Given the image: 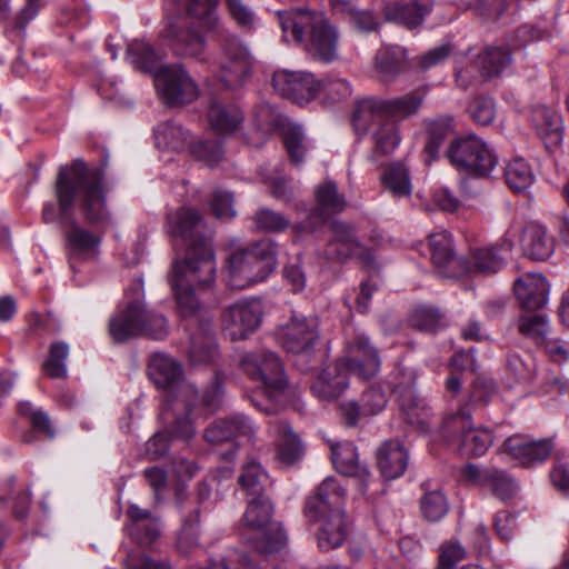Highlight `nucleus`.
I'll use <instances>...</instances> for the list:
<instances>
[{
    "label": "nucleus",
    "mask_w": 569,
    "mask_h": 569,
    "mask_svg": "<svg viewBox=\"0 0 569 569\" xmlns=\"http://www.w3.org/2000/svg\"><path fill=\"white\" fill-rule=\"evenodd\" d=\"M54 196L57 207L52 202L43 206V222L61 223L70 260L94 259L99 253L101 237L83 228L74 218L73 209L78 202L83 219L90 224L108 221L103 169H90L81 159L73 160L70 166L60 168Z\"/></svg>",
    "instance_id": "nucleus-1"
},
{
    "label": "nucleus",
    "mask_w": 569,
    "mask_h": 569,
    "mask_svg": "<svg viewBox=\"0 0 569 569\" xmlns=\"http://www.w3.org/2000/svg\"><path fill=\"white\" fill-rule=\"evenodd\" d=\"M164 230L186 246L183 260L173 263L170 283L173 291L206 290L214 282L216 262L206 222L200 213L181 207L168 213Z\"/></svg>",
    "instance_id": "nucleus-2"
},
{
    "label": "nucleus",
    "mask_w": 569,
    "mask_h": 569,
    "mask_svg": "<svg viewBox=\"0 0 569 569\" xmlns=\"http://www.w3.org/2000/svg\"><path fill=\"white\" fill-rule=\"evenodd\" d=\"M219 0H170L166 4L169 12L171 4H177L186 11V16L169 19L161 32L163 40L178 57L204 61L209 32H219L220 21L216 16Z\"/></svg>",
    "instance_id": "nucleus-3"
},
{
    "label": "nucleus",
    "mask_w": 569,
    "mask_h": 569,
    "mask_svg": "<svg viewBox=\"0 0 569 569\" xmlns=\"http://www.w3.org/2000/svg\"><path fill=\"white\" fill-rule=\"evenodd\" d=\"M278 21L286 41L302 44L320 61L338 59V32L322 12L308 9L279 11Z\"/></svg>",
    "instance_id": "nucleus-4"
},
{
    "label": "nucleus",
    "mask_w": 569,
    "mask_h": 569,
    "mask_svg": "<svg viewBox=\"0 0 569 569\" xmlns=\"http://www.w3.org/2000/svg\"><path fill=\"white\" fill-rule=\"evenodd\" d=\"M201 290L189 289L173 291L178 310L187 321L190 331L189 361L192 366L214 363L219 358L218 345L213 331V316L199 300Z\"/></svg>",
    "instance_id": "nucleus-5"
},
{
    "label": "nucleus",
    "mask_w": 569,
    "mask_h": 569,
    "mask_svg": "<svg viewBox=\"0 0 569 569\" xmlns=\"http://www.w3.org/2000/svg\"><path fill=\"white\" fill-rule=\"evenodd\" d=\"M240 366L253 381L262 383L261 393L269 402L266 406L253 400V405L270 415L277 411V406L283 400L289 387L283 365L279 357L268 350L248 352L242 356Z\"/></svg>",
    "instance_id": "nucleus-6"
},
{
    "label": "nucleus",
    "mask_w": 569,
    "mask_h": 569,
    "mask_svg": "<svg viewBox=\"0 0 569 569\" xmlns=\"http://www.w3.org/2000/svg\"><path fill=\"white\" fill-rule=\"evenodd\" d=\"M109 335L116 343L143 336L161 340L168 335V323L162 315L147 311L140 295L127 303L109 321Z\"/></svg>",
    "instance_id": "nucleus-7"
},
{
    "label": "nucleus",
    "mask_w": 569,
    "mask_h": 569,
    "mask_svg": "<svg viewBox=\"0 0 569 569\" xmlns=\"http://www.w3.org/2000/svg\"><path fill=\"white\" fill-rule=\"evenodd\" d=\"M230 284L243 289L266 280L276 269L277 244L263 239L237 250L229 258Z\"/></svg>",
    "instance_id": "nucleus-8"
},
{
    "label": "nucleus",
    "mask_w": 569,
    "mask_h": 569,
    "mask_svg": "<svg viewBox=\"0 0 569 569\" xmlns=\"http://www.w3.org/2000/svg\"><path fill=\"white\" fill-rule=\"evenodd\" d=\"M426 93L420 90L390 99L367 97L360 99L352 113L353 128L359 134H366L375 117L405 120L417 114L423 103Z\"/></svg>",
    "instance_id": "nucleus-9"
},
{
    "label": "nucleus",
    "mask_w": 569,
    "mask_h": 569,
    "mask_svg": "<svg viewBox=\"0 0 569 569\" xmlns=\"http://www.w3.org/2000/svg\"><path fill=\"white\" fill-rule=\"evenodd\" d=\"M271 517L272 505L264 496L254 497L248 502L243 521L248 528L258 532L252 543L259 553L271 555L286 545V532L279 522L271 520Z\"/></svg>",
    "instance_id": "nucleus-10"
},
{
    "label": "nucleus",
    "mask_w": 569,
    "mask_h": 569,
    "mask_svg": "<svg viewBox=\"0 0 569 569\" xmlns=\"http://www.w3.org/2000/svg\"><path fill=\"white\" fill-rule=\"evenodd\" d=\"M445 156L456 170L477 177L489 174L497 164L492 151L476 134L452 139L446 149Z\"/></svg>",
    "instance_id": "nucleus-11"
},
{
    "label": "nucleus",
    "mask_w": 569,
    "mask_h": 569,
    "mask_svg": "<svg viewBox=\"0 0 569 569\" xmlns=\"http://www.w3.org/2000/svg\"><path fill=\"white\" fill-rule=\"evenodd\" d=\"M148 375L158 389L173 393L174 408H178L180 400L190 407L198 399L197 389L183 379L181 365L168 355L153 353L149 360Z\"/></svg>",
    "instance_id": "nucleus-12"
},
{
    "label": "nucleus",
    "mask_w": 569,
    "mask_h": 569,
    "mask_svg": "<svg viewBox=\"0 0 569 569\" xmlns=\"http://www.w3.org/2000/svg\"><path fill=\"white\" fill-rule=\"evenodd\" d=\"M417 373L412 368L398 365L389 378L390 391L396 396L405 419L421 430L429 426L430 409L416 395L415 383Z\"/></svg>",
    "instance_id": "nucleus-13"
},
{
    "label": "nucleus",
    "mask_w": 569,
    "mask_h": 569,
    "mask_svg": "<svg viewBox=\"0 0 569 569\" xmlns=\"http://www.w3.org/2000/svg\"><path fill=\"white\" fill-rule=\"evenodd\" d=\"M443 432L460 438L459 452L466 457H480L487 452L493 442L492 432L482 427H473L471 411L463 409L446 419Z\"/></svg>",
    "instance_id": "nucleus-14"
},
{
    "label": "nucleus",
    "mask_w": 569,
    "mask_h": 569,
    "mask_svg": "<svg viewBox=\"0 0 569 569\" xmlns=\"http://www.w3.org/2000/svg\"><path fill=\"white\" fill-rule=\"evenodd\" d=\"M154 83L162 100L169 106L190 103L197 99L199 88L181 64L161 67Z\"/></svg>",
    "instance_id": "nucleus-15"
},
{
    "label": "nucleus",
    "mask_w": 569,
    "mask_h": 569,
    "mask_svg": "<svg viewBox=\"0 0 569 569\" xmlns=\"http://www.w3.org/2000/svg\"><path fill=\"white\" fill-rule=\"evenodd\" d=\"M345 351V356L338 361L349 375L361 380H368L378 375L381 360L377 348L371 345L367 335L360 331L355 332L347 340Z\"/></svg>",
    "instance_id": "nucleus-16"
},
{
    "label": "nucleus",
    "mask_w": 569,
    "mask_h": 569,
    "mask_svg": "<svg viewBox=\"0 0 569 569\" xmlns=\"http://www.w3.org/2000/svg\"><path fill=\"white\" fill-rule=\"evenodd\" d=\"M330 231L331 238L323 249L326 259L346 262L356 258L365 266L373 263L372 253L358 240L352 226L342 221H335L330 224Z\"/></svg>",
    "instance_id": "nucleus-17"
},
{
    "label": "nucleus",
    "mask_w": 569,
    "mask_h": 569,
    "mask_svg": "<svg viewBox=\"0 0 569 569\" xmlns=\"http://www.w3.org/2000/svg\"><path fill=\"white\" fill-rule=\"evenodd\" d=\"M263 305L259 299H248L229 306L222 313V329L232 340L249 338L261 325Z\"/></svg>",
    "instance_id": "nucleus-18"
},
{
    "label": "nucleus",
    "mask_w": 569,
    "mask_h": 569,
    "mask_svg": "<svg viewBox=\"0 0 569 569\" xmlns=\"http://www.w3.org/2000/svg\"><path fill=\"white\" fill-rule=\"evenodd\" d=\"M251 67L249 52L236 39H227L219 59V79L228 89L241 87Z\"/></svg>",
    "instance_id": "nucleus-19"
},
{
    "label": "nucleus",
    "mask_w": 569,
    "mask_h": 569,
    "mask_svg": "<svg viewBox=\"0 0 569 569\" xmlns=\"http://www.w3.org/2000/svg\"><path fill=\"white\" fill-rule=\"evenodd\" d=\"M272 86L281 96L298 103L320 97L321 83L311 72L278 71L273 74Z\"/></svg>",
    "instance_id": "nucleus-20"
},
{
    "label": "nucleus",
    "mask_w": 569,
    "mask_h": 569,
    "mask_svg": "<svg viewBox=\"0 0 569 569\" xmlns=\"http://www.w3.org/2000/svg\"><path fill=\"white\" fill-rule=\"evenodd\" d=\"M346 490L333 477L326 478L305 506V515L310 520H320L326 513L343 511Z\"/></svg>",
    "instance_id": "nucleus-21"
},
{
    "label": "nucleus",
    "mask_w": 569,
    "mask_h": 569,
    "mask_svg": "<svg viewBox=\"0 0 569 569\" xmlns=\"http://www.w3.org/2000/svg\"><path fill=\"white\" fill-rule=\"evenodd\" d=\"M462 473L467 480L490 490L496 498L502 501L511 499L518 491L516 480L503 470L468 463Z\"/></svg>",
    "instance_id": "nucleus-22"
},
{
    "label": "nucleus",
    "mask_w": 569,
    "mask_h": 569,
    "mask_svg": "<svg viewBox=\"0 0 569 569\" xmlns=\"http://www.w3.org/2000/svg\"><path fill=\"white\" fill-rule=\"evenodd\" d=\"M318 338V321L316 318L292 317L289 322L279 328L277 339L289 352L308 351Z\"/></svg>",
    "instance_id": "nucleus-23"
},
{
    "label": "nucleus",
    "mask_w": 569,
    "mask_h": 569,
    "mask_svg": "<svg viewBox=\"0 0 569 569\" xmlns=\"http://www.w3.org/2000/svg\"><path fill=\"white\" fill-rule=\"evenodd\" d=\"M513 243L508 238L501 244L471 248L467 257L461 258L460 276L466 273L491 274L498 272L503 263L500 250L511 251Z\"/></svg>",
    "instance_id": "nucleus-24"
},
{
    "label": "nucleus",
    "mask_w": 569,
    "mask_h": 569,
    "mask_svg": "<svg viewBox=\"0 0 569 569\" xmlns=\"http://www.w3.org/2000/svg\"><path fill=\"white\" fill-rule=\"evenodd\" d=\"M316 208L310 212L306 228L311 230L325 223L331 216L341 213L347 201L343 194L339 193L336 183L327 180L319 184L315 191Z\"/></svg>",
    "instance_id": "nucleus-25"
},
{
    "label": "nucleus",
    "mask_w": 569,
    "mask_h": 569,
    "mask_svg": "<svg viewBox=\"0 0 569 569\" xmlns=\"http://www.w3.org/2000/svg\"><path fill=\"white\" fill-rule=\"evenodd\" d=\"M503 451L525 467L542 462L551 455V439L529 440L521 436L509 437L503 442Z\"/></svg>",
    "instance_id": "nucleus-26"
},
{
    "label": "nucleus",
    "mask_w": 569,
    "mask_h": 569,
    "mask_svg": "<svg viewBox=\"0 0 569 569\" xmlns=\"http://www.w3.org/2000/svg\"><path fill=\"white\" fill-rule=\"evenodd\" d=\"M254 426L243 415H233L211 422L204 430V439L212 443L230 441L233 438H246L251 441L254 436Z\"/></svg>",
    "instance_id": "nucleus-27"
},
{
    "label": "nucleus",
    "mask_w": 569,
    "mask_h": 569,
    "mask_svg": "<svg viewBox=\"0 0 569 569\" xmlns=\"http://www.w3.org/2000/svg\"><path fill=\"white\" fill-rule=\"evenodd\" d=\"M428 247L432 263L438 272L447 278L460 276L461 258H456L451 234L446 231L435 232L428 238Z\"/></svg>",
    "instance_id": "nucleus-28"
},
{
    "label": "nucleus",
    "mask_w": 569,
    "mask_h": 569,
    "mask_svg": "<svg viewBox=\"0 0 569 569\" xmlns=\"http://www.w3.org/2000/svg\"><path fill=\"white\" fill-rule=\"evenodd\" d=\"M513 291L523 309L537 310L547 303L549 284L541 273L529 272L516 280Z\"/></svg>",
    "instance_id": "nucleus-29"
},
{
    "label": "nucleus",
    "mask_w": 569,
    "mask_h": 569,
    "mask_svg": "<svg viewBox=\"0 0 569 569\" xmlns=\"http://www.w3.org/2000/svg\"><path fill=\"white\" fill-rule=\"evenodd\" d=\"M530 123L547 147L560 144L563 136V120L551 107L537 104L531 108Z\"/></svg>",
    "instance_id": "nucleus-30"
},
{
    "label": "nucleus",
    "mask_w": 569,
    "mask_h": 569,
    "mask_svg": "<svg viewBox=\"0 0 569 569\" xmlns=\"http://www.w3.org/2000/svg\"><path fill=\"white\" fill-rule=\"evenodd\" d=\"M521 247L530 259L545 261L553 253L556 242L545 226L529 222L522 230Z\"/></svg>",
    "instance_id": "nucleus-31"
},
{
    "label": "nucleus",
    "mask_w": 569,
    "mask_h": 569,
    "mask_svg": "<svg viewBox=\"0 0 569 569\" xmlns=\"http://www.w3.org/2000/svg\"><path fill=\"white\" fill-rule=\"evenodd\" d=\"M349 387V373L337 360L325 368L312 385V392L323 401H331L340 397Z\"/></svg>",
    "instance_id": "nucleus-32"
},
{
    "label": "nucleus",
    "mask_w": 569,
    "mask_h": 569,
    "mask_svg": "<svg viewBox=\"0 0 569 569\" xmlns=\"http://www.w3.org/2000/svg\"><path fill=\"white\" fill-rule=\"evenodd\" d=\"M409 455L399 440L385 441L377 451V465L383 478L396 479L408 467Z\"/></svg>",
    "instance_id": "nucleus-33"
},
{
    "label": "nucleus",
    "mask_w": 569,
    "mask_h": 569,
    "mask_svg": "<svg viewBox=\"0 0 569 569\" xmlns=\"http://www.w3.org/2000/svg\"><path fill=\"white\" fill-rule=\"evenodd\" d=\"M371 132L373 139V151L371 159L377 161L378 154H389L399 146L401 138L398 124L395 120L385 116L375 117L370 121V128L366 132Z\"/></svg>",
    "instance_id": "nucleus-34"
},
{
    "label": "nucleus",
    "mask_w": 569,
    "mask_h": 569,
    "mask_svg": "<svg viewBox=\"0 0 569 569\" xmlns=\"http://www.w3.org/2000/svg\"><path fill=\"white\" fill-rule=\"evenodd\" d=\"M510 48L503 44L488 46L477 57L475 67L482 80L501 74L511 63Z\"/></svg>",
    "instance_id": "nucleus-35"
},
{
    "label": "nucleus",
    "mask_w": 569,
    "mask_h": 569,
    "mask_svg": "<svg viewBox=\"0 0 569 569\" xmlns=\"http://www.w3.org/2000/svg\"><path fill=\"white\" fill-rule=\"evenodd\" d=\"M243 112L234 104L213 101L208 109V121L219 134L230 136L242 124Z\"/></svg>",
    "instance_id": "nucleus-36"
},
{
    "label": "nucleus",
    "mask_w": 569,
    "mask_h": 569,
    "mask_svg": "<svg viewBox=\"0 0 569 569\" xmlns=\"http://www.w3.org/2000/svg\"><path fill=\"white\" fill-rule=\"evenodd\" d=\"M320 528L317 533L318 546L321 550L329 551L340 547L347 537V522L343 511L326 513L320 520Z\"/></svg>",
    "instance_id": "nucleus-37"
},
{
    "label": "nucleus",
    "mask_w": 569,
    "mask_h": 569,
    "mask_svg": "<svg viewBox=\"0 0 569 569\" xmlns=\"http://www.w3.org/2000/svg\"><path fill=\"white\" fill-rule=\"evenodd\" d=\"M431 7L430 0H402L400 3L386 7L385 14L387 20L415 28L422 22Z\"/></svg>",
    "instance_id": "nucleus-38"
},
{
    "label": "nucleus",
    "mask_w": 569,
    "mask_h": 569,
    "mask_svg": "<svg viewBox=\"0 0 569 569\" xmlns=\"http://www.w3.org/2000/svg\"><path fill=\"white\" fill-rule=\"evenodd\" d=\"M406 68V50L397 46L381 47L375 57L373 70L382 81L396 78Z\"/></svg>",
    "instance_id": "nucleus-39"
},
{
    "label": "nucleus",
    "mask_w": 569,
    "mask_h": 569,
    "mask_svg": "<svg viewBox=\"0 0 569 569\" xmlns=\"http://www.w3.org/2000/svg\"><path fill=\"white\" fill-rule=\"evenodd\" d=\"M200 537V508L191 505L183 507L181 528L177 536V548L179 552L188 555L199 546Z\"/></svg>",
    "instance_id": "nucleus-40"
},
{
    "label": "nucleus",
    "mask_w": 569,
    "mask_h": 569,
    "mask_svg": "<svg viewBox=\"0 0 569 569\" xmlns=\"http://www.w3.org/2000/svg\"><path fill=\"white\" fill-rule=\"evenodd\" d=\"M156 144L159 149L183 151L189 149V132L180 124L168 121L160 123L154 130Z\"/></svg>",
    "instance_id": "nucleus-41"
},
{
    "label": "nucleus",
    "mask_w": 569,
    "mask_h": 569,
    "mask_svg": "<svg viewBox=\"0 0 569 569\" xmlns=\"http://www.w3.org/2000/svg\"><path fill=\"white\" fill-rule=\"evenodd\" d=\"M278 435V458L286 465H292L302 456V445L299 437L292 431L287 421L276 425Z\"/></svg>",
    "instance_id": "nucleus-42"
},
{
    "label": "nucleus",
    "mask_w": 569,
    "mask_h": 569,
    "mask_svg": "<svg viewBox=\"0 0 569 569\" xmlns=\"http://www.w3.org/2000/svg\"><path fill=\"white\" fill-rule=\"evenodd\" d=\"M381 183L395 197H409L411 181L408 168L402 162H393L386 167L380 176Z\"/></svg>",
    "instance_id": "nucleus-43"
},
{
    "label": "nucleus",
    "mask_w": 569,
    "mask_h": 569,
    "mask_svg": "<svg viewBox=\"0 0 569 569\" xmlns=\"http://www.w3.org/2000/svg\"><path fill=\"white\" fill-rule=\"evenodd\" d=\"M332 462L336 469L345 476L366 475L367 470L358 460L357 448L351 442L337 443L331 448Z\"/></svg>",
    "instance_id": "nucleus-44"
},
{
    "label": "nucleus",
    "mask_w": 569,
    "mask_h": 569,
    "mask_svg": "<svg viewBox=\"0 0 569 569\" xmlns=\"http://www.w3.org/2000/svg\"><path fill=\"white\" fill-rule=\"evenodd\" d=\"M451 132V117H443L429 122L428 139L423 148V152L426 154L425 161L427 163H430L432 160L438 158L441 146Z\"/></svg>",
    "instance_id": "nucleus-45"
},
{
    "label": "nucleus",
    "mask_w": 569,
    "mask_h": 569,
    "mask_svg": "<svg viewBox=\"0 0 569 569\" xmlns=\"http://www.w3.org/2000/svg\"><path fill=\"white\" fill-rule=\"evenodd\" d=\"M409 321L412 328L427 332H436L448 323L445 313L432 306L417 307Z\"/></svg>",
    "instance_id": "nucleus-46"
},
{
    "label": "nucleus",
    "mask_w": 569,
    "mask_h": 569,
    "mask_svg": "<svg viewBox=\"0 0 569 569\" xmlns=\"http://www.w3.org/2000/svg\"><path fill=\"white\" fill-rule=\"evenodd\" d=\"M282 141L292 163L300 164L308 149L302 128L295 123H284L281 127Z\"/></svg>",
    "instance_id": "nucleus-47"
},
{
    "label": "nucleus",
    "mask_w": 569,
    "mask_h": 569,
    "mask_svg": "<svg viewBox=\"0 0 569 569\" xmlns=\"http://www.w3.org/2000/svg\"><path fill=\"white\" fill-rule=\"evenodd\" d=\"M505 179L515 192H523L532 184L535 176L529 163L521 158H516L507 164Z\"/></svg>",
    "instance_id": "nucleus-48"
},
{
    "label": "nucleus",
    "mask_w": 569,
    "mask_h": 569,
    "mask_svg": "<svg viewBox=\"0 0 569 569\" xmlns=\"http://www.w3.org/2000/svg\"><path fill=\"white\" fill-rule=\"evenodd\" d=\"M69 345L64 341L53 342L49 347V355L42 365L46 375L52 379L67 377L66 360L69 356Z\"/></svg>",
    "instance_id": "nucleus-49"
},
{
    "label": "nucleus",
    "mask_w": 569,
    "mask_h": 569,
    "mask_svg": "<svg viewBox=\"0 0 569 569\" xmlns=\"http://www.w3.org/2000/svg\"><path fill=\"white\" fill-rule=\"evenodd\" d=\"M420 509L426 520L437 522L447 515L449 505L441 490H427L420 499Z\"/></svg>",
    "instance_id": "nucleus-50"
},
{
    "label": "nucleus",
    "mask_w": 569,
    "mask_h": 569,
    "mask_svg": "<svg viewBox=\"0 0 569 569\" xmlns=\"http://www.w3.org/2000/svg\"><path fill=\"white\" fill-rule=\"evenodd\" d=\"M128 59L137 69L152 71L159 60L154 49L147 42L134 40L128 46Z\"/></svg>",
    "instance_id": "nucleus-51"
},
{
    "label": "nucleus",
    "mask_w": 569,
    "mask_h": 569,
    "mask_svg": "<svg viewBox=\"0 0 569 569\" xmlns=\"http://www.w3.org/2000/svg\"><path fill=\"white\" fill-rule=\"evenodd\" d=\"M199 397L196 400L193 405L190 407L187 406L186 401H181L178 406V408L173 407V410H179L180 406L186 409V412L182 415H178L173 421L166 428L167 432L169 433L170 438L178 439L182 441H189L194 435L196 429L194 426L190 419V412L191 410L198 405Z\"/></svg>",
    "instance_id": "nucleus-52"
},
{
    "label": "nucleus",
    "mask_w": 569,
    "mask_h": 569,
    "mask_svg": "<svg viewBox=\"0 0 569 569\" xmlns=\"http://www.w3.org/2000/svg\"><path fill=\"white\" fill-rule=\"evenodd\" d=\"M266 479L267 476L260 465L252 461L244 465L242 473L239 477V485L248 495L260 497L263 496V482Z\"/></svg>",
    "instance_id": "nucleus-53"
},
{
    "label": "nucleus",
    "mask_w": 569,
    "mask_h": 569,
    "mask_svg": "<svg viewBox=\"0 0 569 569\" xmlns=\"http://www.w3.org/2000/svg\"><path fill=\"white\" fill-rule=\"evenodd\" d=\"M518 330L522 336L532 339L536 345L542 346L547 338L548 323L540 315L522 316L519 318Z\"/></svg>",
    "instance_id": "nucleus-54"
},
{
    "label": "nucleus",
    "mask_w": 569,
    "mask_h": 569,
    "mask_svg": "<svg viewBox=\"0 0 569 569\" xmlns=\"http://www.w3.org/2000/svg\"><path fill=\"white\" fill-rule=\"evenodd\" d=\"M321 83L320 96L328 103H336L351 96V84L348 80L336 77H326Z\"/></svg>",
    "instance_id": "nucleus-55"
},
{
    "label": "nucleus",
    "mask_w": 569,
    "mask_h": 569,
    "mask_svg": "<svg viewBox=\"0 0 569 569\" xmlns=\"http://www.w3.org/2000/svg\"><path fill=\"white\" fill-rule=\"evenodd\" d=\"M190 153L208 167L217 166L223 158L220 142L214 140H200L189 146Z\"/></svg>",
    "instance_id": "nucleus-56"
},
{
    "label": "nucleus",
    "mask_w": 569,
    "mask_h": 569,
    "mask_svg": "<svg viewBox=\"0 0 569 569\" xmlns=\"http://www.w3.org/2000/svg\"><path fill=\"white\" fill-rule=\"evenodd\" d=\"M253 222L259 230L282 232L290 226V220L280 212L262 208L253 216Z\"/></svg>",
    "instance_id": "nucleus-57"
},
{
    "label": "nucleus",
    "mask_w": 569,
    "mask_h": 569,
    "mask_svg": "<svg viewBox=\"0 0 569 569\" xmlns=\"http://www.w3.org/2000/svg\"><path fill=\"white\" fill-rule=\"evenodd\" d=\"M493 390L495 388L491 382L476 379L471 386L467 401L458 411L467 409L472 412L473 410L483 408L489 403Z\"/></svg>",
    "instance_id": "nucleus-58"
},
{
    "label": "nucleus",
    "mask_w": 569,
    "mask_h": 569,
    "mask_svg": "<svg viewBox=\"0 0 569 569\" xmlns=\"http://www.w3.org/2000/svg\"><path fill=\"white\" fill-rule=\"evenodd\" d=\"M388 402L387 393L380 386L369 387L361 397L363 416H375L381 412Z\"/></svg>",
    "instance_id": "nucleus-59"
},
{
    "label": "nucleus",
    "mask_w": 569,
    "mask_h": 569,
    "mask_svg": "<svg viewBox=\"0 0 569 569\" xmlns=\"http://www.w3.org/2000/svg\"><path fill=\"white\" fill-rule=\"evenodd\" d=\"M466 556V549L458 541H445L439 548L438 569H453Z\"/></svg>",
    "instance_id": "nucleus-60"
},
{
    "label": "nucleus",
    "mask_w": 569,
    "mask_h": 569,
    "mask_svg": "<svg viewBox=\"0 0 569 569\" xmlns=\"http://www.w3.org/2000/svg\"><path fill=\"white\" fill-rule=\"evenodd\" d=\"M506 368L517 381L527 382L532 379L536 366L530 356L523 359L518 355H510Z\"/></svg>",
    "instance_id": "nucleus-61"
},
{
    "label": "nucleus",
    "mask_w": 569,
    "mask_h": 569,
    "mask_svg": "<svg viewBox=\"0 0 569 569\" xmlns=\"http://www.w3.org/2000/svg\"><path fill=\"white\" fill-rule=\"evenodd\" d=\"M8 487V493L2 497V500L12 499L13 500V512L16 517L22 518L28 511V508L30 506V492L28 488L16 486V479L10 478L7 481Z\"/></svg>",
    "instance_id": "nucleus-62"
},
{
    "label": "nucleus",
    "mask_w": 569,
    "mask_h": 569,
    "mask_svg": "<svg viewBox=\"0 0 569 569\" xmlns=\"http://www.w3.org/2000/svg\"><path fill=\"white\" fill-rule=\"evenodd\" d=\"M253 117L258 129L263 132L272 131L286 123L284 120L267 103L258 106L253 111Z\"/></svg>",
    "instance_id": "nucleus-63"
},
{
    "label": "nucleus",
    "mask_w": 569,
    "mask_h": 569,
    "mask_svg": "<svg viewBox=\"0 0 569 569\" xmlns=\"http://www.w3.org/2000/svg\"><path fill=\"white\" fill-rule=\"evenodd\" d=\"M470 112L475 122L488 126L495 119V101L489 97H478L473 100Z\"/></svg>",
    "instance_id": "nucleus-64"
}]
</instances>
